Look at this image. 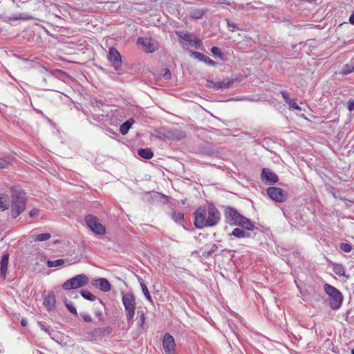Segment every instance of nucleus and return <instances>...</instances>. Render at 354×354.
Instances as JSON below:
<instances>
[{
  "instance_id": "1",
  "label": "nucleus",
  "mask_w": 354,
  "mask_h": 354,
  "mask_svg": "<svg viewBox=\"0 0 354 354\" xmlns=\"http://www.w3.org/2000/svg\"><path fill=\"white\" fill-rule=\"evenodd\" d=\"M194 225L198 229L216 226L221 221V213L214 205L198 207L194 213Z\"/></svg>"
},
{
  "instance_id": "2",
  "label": "nucleus",
  "mask_w": 354,
  "mask_h": 354,
  "mask_svg": "<svg viewBox=\"0 0 354 354\" xmlns=\"http://www.w3.org/2000/svg\"><path fill=\"white\" fill-rule=\"evenodd\" d=\"M223 214L225 223L230 225L239 226L247 230L258 229L249 218L242 215L233 207H224Z\"/></svg>"
},
{
  "instance_id": "3",
  "label": "nucleus",
  "mask_w": 354,
  "mask_h": 354,
  "mask_svg": "<svg viewBox=\"0 0 354 354\" xmlns=\"http://www.w3.org/2000/svg\"><path fill=\"white\" fill-rule=\"evenodd\" d=\"M11 193V211L12 218L18 217L26 209L27 197L26 192L17 187L10 188Z\"/></svg>"
},
{
  "instance_id": "4",
  "label": "nucleus",
  "mask_w": 354,
  "mask_h": 354,
  "mask_svg": "<svg viewBox=\"0 0 354 354\" xmlns=\"http://www.w3.org/2000/svg\"><path fill=\"white\" fill-rule=\"evenodd\" d=\"M122 301L124 305L127 321L129 325L133 322L136 310V297L132 292H122Z\"/></svg>"
},
{
  "instance_id": "5",
  "label": "nucleus",
  "mask_w": 354,
  "mask_h": 354,
  "mask_svg": "<svg viewBox=\"0 0 354 354\" xmlns=\"http://www.w3.org/2000/svg\"><path fill=\"white\" fill-rule=\"evenodd\" d=\"M324 290L326 294L330 297V307L333 310H338L341 307L344 299L342 292L328 283L324 285Z\"/></svg>"
},
{
  "instance_id": "6",
  "label": "nucleus",
  "mask_w": 354,
  "mask_h": 354,
  "mask_svg": "<svg viewBox=\"0 0 354 354\" xmlns=\"http://www.w3.org/2000/svg\"><path fill=\"white\" fill-rule=\"evenodd\" d=\"M88 283V278L84 274H80L68 279L62 284V288L68 290L84 287Z\"/></svg>"
},
{
  "instance_id": "7",
  "label": "nucleus",
  "mask_w": 354,
  "mask_h": 354,
  "mask_svg": "<svg viewBox=\"0 0 354 354\" xmlns=\"http://www.w3.org/2000/svg\"><path fill=\"white\" fill-rule=\"evenodd\" d=\"M84 220L88 227L95 234L104 235L106 233L104 225L99 222L95 216L88 214L85 216Z\"/></svg>"
},
{
  "instance_id": "8",
  "label": "nucleus",
  "mask_w": 354,
  "mask_h": 354,
  "mask_svg": "<svg viewBox=\"0 0 354 354\" xmlns=\"http://www.w3.org/2000/svg\"><path fill=\"white\" fill-rule=\"evenodd\" d=\"M267 194L269 197L277 203H283L286 201L288 194L281 188L270 187L267 189Z\"/></svg>"
},
{
  "instance_id": "9",
  "label": "nucleus",
  "mask_w": 354,
  "mask_h": 354,
  "mask_svg": "<svg viewBox=\"0 0 354 354\" xmlns=\"http://www.w3.org/2000/svg\"><path fill=\"white\" fill-rule=\"evenodd\" d=\"M107 58L115 71L120 68L122 66V56L115 48L111 47L109 48Z\"/></svg>"
},
{
  "instance_id": "10",
  "label": "nucleus",
  "mask_w": 354,
  "mask_h": 354,
  "mask_svg": "<svg viewBox=\"0 0 354 354\" xmlns=\"http://www.w3.org/2000/svg\"><path fill=\"white\" fill-rule=\"evenodd\" d=\"M162 347L166 354L176 353V345L174 338L168 333L162 337Z\"/></svg>"
},
{
  "instance_id": "11",
  "label": "nucleus",
  "mask_w": 354,
  "mask_h": 354,
  "mask_svg": "<svg viewBox=\"0 0 354 354\" xmlns=\"http://www.w3.org/2000/svg\"><path fill=\"white\" fill-rule=\"evenodd\" d=\"M261 181L266 185H274L278 180L277 175L268 168H263L261 174Z\"/></svg>"
},
{
  "instance_id": "12",
  "label": "nucleus",
  "mask_w": 354,
  "mask_h": 354,
  "mask_svg": "<svg viewBox=\"0 0 354 354\" xmlns=\"http://www.w3.org/2000/svg\"><path fill=\"white\" fill-rule=\"evenodd\" d=\"M110 328H96L88 334L90 340H97L98 338L106 336L111 333Z\"/></svg>"
},
{
  "instance_id": "13",
  "label": "nucleus",
  "mask_w": 354,
  "mask_h": 354,
  "mask_svg": "<svg viewBox=\"0 0 354 354\" xmlns=\"http://www.w3.org/2000/svg\"><path fill=\"white\" fill-rule=\"evenodd\" d=\"M138 44L141 45L147 53H153L157 50V47L153 44L151 39L146 37H139Z\"/></svg>"
},
{
  "instance_id": "14",
  "label": "nucleus",
  "mask_w": 354,
  "mask_h": 354,
  "mask_svg": "<svg viewBox=\"0 0 354 354\" xmlns=\"http://www.w3.org/2000/svg\"><path fill=\"white\" fill-rule=\"evenodd\" d=\"M93 285L103 292H109L111 288L110 282L105 278L95 279Z\"/></svg>"
},
{
  "instance_id": "15",
  "label": "nucleus",
  "mask_w": 354,
  "mask_h": 354,
  "mask_svg": "<svg viewBox=\"0 0 354 354\" xmlns=\"http://www.w3.org/2000/svg\"><path fill=\"white\" fill-rule=\"evenodd\" d=\"M0 19H1L3 21H4L6 22H10L12 20H19V19L29 20V19H32V17L28 13H19L17 15H15L12 17L6 16L4 14H2V15H0Z\"/></svg>"
},
{
  "instance_id": "16",
  "label": "nucleus",
  "mask_w": 354,
  "mask_h": 354,
  "mask_svg": "<svg viewBox=\"0 0 354 354\" xmlns=\"http://www.w3.org/2000/svg\"><path fill=\"white\" fill-rule=\"evenodd\" d=\"M105 310V304L104 302L99 299L98 304H95L94 314L95 316L98 319L100 322L103 323L104 322V310Z\"/></svg>"
},
{
  "instance_id": "17",
  "label": "nucleus",
  "mask_w": 354,
  "mask_h": 354,
  "mask_svg": "<svg viewBox=\"0 0 354 354\" xmlns=\"http://www.w3.org/2000/svg\"><path fill=\"white\" fill-rule=\"evenodd\" d=\"M9 257V253L5 252L0 261V275L3 279H6L7 275Z\"/></svg>"
},
{
  "instance_id": "18",
  "label": "nucleus",
  "mask_w": 354,
  "mask_h": 354,
  "mask_svg": "<svg viewBox=\"0 0 354 354\" xmlns=\"http://www.w3.org/2000/svg\"><path fill=\"white\" fill-rule=\"evenodd\" d=\"M191 55L198 61L205 62L209 66H215L216 65V63L214 60L200 52L193 51Z\"/></svg>"
},
{
  "instance_id": "19",
  "label": "nucleus",
  "mask_w": 354,
  "mask_h": 354,
  "mask_svg": "<svg viewBox=\"0 0 354 354\" xmlns=\"http://www.w3.org/2000/svg\"><path fill=\"white\" fill-rule=\"evenodd\" d=\"M249 231L250 230H247L243 227H236L232 230L231 233L229 234V236H233L239 239L249 238L251 236V234L249 232Z\"/></svg>"
},
{
  "instance_id": "20",
  "label": "nucleus",
  "mask_w": 354,
  "mask_h": 354,
  "mask_svg": "<svg viewBox=\"0 0 354 354\" xmlns=\"http://www.w3.org/2000/svg\"><path fill=\"white\" fill-rule=\"evenodd\" d=\"M43 304L48 311L53 310L55 306V296L54 293L50 292L45 297Z\"/></svg>"
},
{
  "instance_id": "21",
  "label": "nucleus",
  "mask_w": 354,
  "mask_h": 354,
  "mask_svg": "<svg viewBox=\"0 0 354 354\" xmlns=\"http://www.w3.org/2000/svg\"><path fill=\"white\" fill-rule=\"evenodd\" d=\"M138 154L145 159H151L153 156V152L150 148L139 149Z\"/></svg>"
},
{
  "instance_id": "22",
  "label": "nucleus",
  "mask_w": 354,
  "mask_h": 354,
  "mask_svg": "<svg viewBox=\"0 0 354 354\" xmlns=\"http://www.w3.org/2000/svg\"><path fill=\"white\" fill-rule=\"evenodd\" d=\"M354 72V60H351L348 64L343 66L340 74L346 75Z\"/></svg>"
},
{
  "instance_id": "23",
  "label": "nucleus",
  "mask_w": 354,
  "mask_h": 354,
  "mask_svg": "<svg viewBox=\"0 0 354 354\" xmlns=\"http://www.w3.org/2000/svg\"><path fill=\"white\" fill-rule=\"evenodd\" d=\"M133 122L134 121L133 119H130L125 121L123 124H122L120 127V133L122 135H126L128 133L129 129L131 127Z\"/></svg>"
},
{
  "instance_id": "24",
  "label": "nucleus",
  "mask_w": 354,
  "mask_h": 354,
  "mask_svg": "<svg viewBox=\"0 0 354 354\" xmlns=\"http://www.w3.org/2000/svg\"><path fill=\"white\" fill-rule=\"evenodd\" d=\"M176 34L180 39L187 41L189 45H192V41L195 37L194 35L184 32H176Z\"/></svg>"
},
{
  "instance_id": "25",
  "label": "nucleus",
  "mask_w": 354,
  "mask_h": 354,
  "mask_svg": "<svg viewBox=\"0 0 354 354\" xmlns=\"http://www.w3.org/2000/svg\"><path fill=\"white\" fill-rule=\"evenodd\" d=\"M205 11L203 9H194L189 13V17L194 19H201L205 14Z\"/></svg>"
},
{
  "instance_id": "26",
  "label": "nucleus",
  "mask_w": 354,
  "mask_h": 354,
  "mask_svg": "<svg viewBox=\"0 0 354 354\" xmlns=\"http://www.w3.org/2000/svg\"><path fill=\"white\" fill-rule=\"evenodd\" d=\"M233 82H234L233 80H229L227 82H224V81L216 82L215 88L216 90L227 88L230 87V86L232 85Z\"/></svg>"
},
{
  "instance_id": "27",
  "label": "nucleus",
  "mask_w": 354,
  "mask_h": 354,
  "mask_svg": "<svg viewBox=\"0 0 354 354\" xmlns=\"http://www.w3.org/2000/svg\"><path fill=\"white\" fill-rule=\"evenodd\" d=\"M333 272L338 276H344L345 268L342 264L335 263L333 266Z\"/></svg>"
},
{
  "instance_id": "28",
  "label": "nucleus",
  "mask_w": 354,
  "mask_h": 354,
  "mask_svg": "<svg viewBox=\"0 0 354 354\" xmlns=\"http://www.w3.org/2000/svg\"><path fill=\"white\" fill-rule=\"evenodd\" d=\"M212 53L215 56L218 57L221 59V60H225V54L221 51V49L216 46H213L211 48Z\"/></svg>"
},
{
  "instance_id": "29",
  "label": "nucleus",
  "mask_w": 354,
  "mask_h": 354,
  "mask_svg": "<svg viewBox=\"0 0 354 354\" xmlns=\"http://www.w3.org/2000/svg\"><path fill=\"white\" fill-rule=\"evenodd\" d=\"M80 294L85 299L88 301H93L97 299L93 294L87 290H82Z\"/></svg>"
},
{
  "instance_id": "30",
  "label": "nucleus",
  "mask_w": 354,
  "mask_h": 354,
  "mask_svg": "<svg viewBox=\"0 0 354 354\" xmlns=\"http://www.w3.org/2000/svg\"><path fill=\"white\" fill-rule=\"evenodd\" d=\"M8 209V203L7 201V196L5 194H0V209L5 211Z\"/></svg>"
},
{
  "instance_id": "31",
  "label": "nucleus",
  "mask_w": 354,
  "mask_h": 354,
  "mask_svg": "<svg viewBox=\"0 0 354 354\" xmlns=\"http://www.w3.org/2000/svg\"><path fill=\"white\" fill-rule=\"evenodd\" d=\"M64 262H65L64 260L62 259H59L54 260V261L48 260L47 266L49 268L58 267V266H62L64 263Z\"/></svg>"
},
{
  "instance_id": "32",
  "label": "nucleus",
  "mask_w": 354,
  "mask_h": 354,
  "mask_svg": "<svg viewBox=\"0 0 354 354\" xmlns=\"http://www.w3.org/2000/svg\"><path fill=\"white\" fill-rule=\"evenodd\" d=\"M171 218L176 223H181L184 220V214L180 212H174Z\"/></svg>"
},
{
  "instance_id": "33",
  "label": "nucleus",
  "mask_w": 354,
  "mask_h": 354,
  "mask_svg": "<svg viewBox=\"0 0 354 354\" xmlns=\"http://www.w3.org/2000/svg\"><path fill=\"white\" fill-rule=\"evenodd\" d=\"M51 237V235L50 233H43L39 234L37 235L35 237H34L33 240L35 241H44L46 240H48Z\"/></svg>"
},
{
  "instance_id": "34",
  "label": "nucleus",
  "mask_w": 354,
  "mask_h": 354,
  "mask_svg": "<svg viewBox=\"0 0 354 354\" xmlns=\"http://www.w3.org/2000/svg\"><path fill=\"white\" fill-rule=\"evenodd\" d=\"M140 286H141V288H142V292L144 294V295L145 296L146 299L151 303L153 302V299L150 295V293H149V291L147 287V286L143 283H140Z\"/></svg>"
},
{
  "instance_id": "35",
  "label": "nucleus",
  "mask_w": 354,
  "mask_h": 354,
  "mask_svg": "<svg viewBox=\"0 0 354 354\" xmlns=\"http://www.w3.org/2000/svg\"><path fill=\"white\" fill-rule=\"evenodd\" d=\"M64 304L67 309L73 315H77V312L73 304L68 301L66 299H64Z\"/></svg>"
},
{
  "instance_id": "36",
  "label": "nucleus",
  "mask_w": 354,
  "mask_h": 354,
  "mask_svg": "<svg viewBox=\"0 0 354 354\" xmlns=\"http://www.w3.org/2000/svg\"><path fill=\"white\" fill-rule=\"evenodd\" d=\"M137 315L139 317V321L138 322L140 327L142 328L145 322V315L143 310H138Z\"/></svg>"
},
{
  "instance_id": "37",
  "label": "nucleus",
  "mask_w": 354,
  "mask_h": 354,
  "mask_svg": "<svg viewBox=\"0 0 354 354\" xmlns=\"http://www.w3.org/2000/svg\"><path fill=\"white\" fill-rule=\"evenodd\" d=\"M38 325L39 326L40 328L47 333L50 336L52 335V333H54V330L51 329V328L48 326H46L43 322H39Z\"/></svg>"
},
{
  "instance_id": "38",
  "label": "nucleus",
  "mask_w": 354,
  "mask_h": 354,
  "mask_svg": "<svg viewBox=\"0 0 354 354\" xmlns=\"http://www.w3.org/2000/svg\"><path fill=\"white\" fill-rule=\"evenodd\" d=\"M339 248L344 252H350L352 250V245L348 243H341L339 244Z\"/></svg>"
},
{
  "instance_id": "39",
  "label": "nucleus",
  "mask_w": 354,
  "mask_h": 354,
  "mask_svg": "<svg viewBox=\"0 0 354 354\" xmlns=\"http://www.w3.org/2000/svg\"><path fill=\"white\" fill-rule=\"evenodd\" d=\"M288 104L289 105V106L290 108H292V109H297L299 111L302 110L301 108L297 104L296 100L295 99H291V100H290L288 102Z\"/></svg>"
},
{
  "instance_id": "40",
  "label": "nucleus",
  "mask_w": 354,
  "mask_h": 354,
  "mask_svg": "<svg viewBox=\"0 0 354 354\" xmlns=\"http://www.w3.org/2000/svg\"><path fill=\"white\" fill-rule=\"evenodd\" d=\"M10 162L6 158H0V169L8 168Z\"/></svg>"
},
{
  "instance_id": "41",
  "label": "nucleus",
  "mask_w": 354,
  "mask_h": 354,
  "mask_svg": "<svg viewBox=\"0 0 354 354\" xmlns=\"http://www.w3.org/2000/svg\"><path fill=\"white\" fill-rule=\"evenodd\" d=\"M192 46H194V48H196V49H199L201 47V46H202L201 41L198 37H196L195 36L194 37L193 41H192Z\"/></svg>"
},
{
  "instance_id": "42",
  "label": "nucleus",
  "mask_w": 354,
  "mask_h": 354,
  "mask_svg": "<svg viewBox=\"0 0 354 354\" xmlns=\"http://www.w3.org/2000/svg\"><path fill=\"white\" fill-rule=\"evenodd\" d=\"M164 73L162 74V77L165 80H169L171 77V74L169 68H165Z\"/></svg>"
},
{
  "instance_id": "43",
  "label": "nucleus",
  "mask_w": 354,
  "mask_h": 354,
  "mask_svg": "<svg viewBox=\"0 0 354 354\" xmlns=\"http://www.w3.org/2000/svg\"><path fill=\"white\" fill-rule=\"evenodd\" d=\"M281 94L283 97V99L284 100L285 102L288 104V102L291 100V98H290L289 95L287 91H281Z\"/></svg>"
},
{
  "instance_id": "44",
  "label": "nucleus",
  "mask_w": 354,
  "mask_h": 354,
  "mask_svg": "<svg viewBox=\"0 0 354 354\" xmlns=\"http://www.w3.org/2000/svg\"><path fill=\"white\" fill-rule=\"evenodd\" d=\"M80 315L84 322H86L87 323L92 322V317H91L90 315H88L87 313H81Z\"/></svg>"
},
{
  "instance_id": "45",
  "label": "nucleus",
  "mask_w": 354,
  "mask_h": 354,
  "mask_svg": "<svg viewBox=\"0 0 354 354\" xmlns=\"http://www.w3.org/2000/svg\"><path fill=\"white\" fill-rule=\"evenodd\" d=\"M227 26L229 28V30L232 32H234L235 30V28H236V25L235 23L227 20Z\"/></svg>"
},
{
  "instance_id": "46",
  "label": "nucleus",
  "mask_w": 354,
  "mask_h": 354,
  "mask_svg": "<svg viewBox=\"0 0 354 354\" xmlns=\"http://www.w3.org/2000/svg\"><path fill=\"white\" fill-rule=\"evenodd\" d=\"M39 215V210L37 209H33L29 212V216L31 218L37 217Z\"/></svg>"
},
{
  "instance_id": "47",
  "label": "nucleus",
  "mask_w": 354,
  "mask_h": 354,
  "mask_svg": "<svg viewBox=\"0 0 354 354\" xmlns=\"http://www.w3.org/2000/svg\"><path fill=\"white\" fill-rule=\"evenodd\" d=\"M347 108L350 111H352L354 110V100H349L348 101V106H347Z\"/></svg>"
},
{
  "instance_id": "48",
  "label": "nucleus",
  "mask_w": 354,
  "mask_h": 354,
  "mask_svg": "<svg viewBox=\"0 0 354 354\" xmlns=\"http://www.w3.org/2000/svg\"><path fill=\"white\" fill-rule=\"evenodd\" d=\"M216 82L213 80H207V86L208 88H215Z\"/></svg>"
},
{
  "instance_id": "49",
  "label": "nucleus",
  "mask_w": 354,
  "mask_h": 354,
  "mask_svg": "<svg viewBox=\"0 0 354 354\" xmlns=\"http://www.w3.org/2000/svg\"><path fill=\"white\" fill-rule=\"evenodd\" d=\"M218 249V246L216 244H213L210 248V252L214 253Z\"/></svg>"
},
{
  "instance_id": "50",
  "label": "nucleus",
  "mask_w": 354,
  "mask_h": 354,
  "mask_svg": "<svg viewBox=\"0 0 354 354\" xmlns=\"http://www.w3.org/2000/svg\"><path fill=\"white\" fill-rule=\"evenodd\" d=\"M349 22L354 25V12L349 17Z\"/></svg>"
},
{
  "instance_id": "51",
  "label": "nucleus",
  "mask_w": 354,
  "mask_h": 354,
  "mask_svg": "<svg viewBox=\"0 0 354 354\" xmlns=\"http://www.w3.org/2000/svg\"><path fill=\"white\" fill-rule=\"evenodd\" d=\"M212 254V252H210V250H209L208 251H205L203 253V256L205 257H207L210 256Z\"/></svg>"
},
{
  "instance_id": "52",
  "label": "nucleus",
  "mask_w": 354,
  "mask_h": 354,
  "mask_svg": "<svg viewBox=\"0 0 354 354\" xmlns=\"http://www.w3.org/2000/svg\"><path fill=\"white\" fill-rule=\"evenodd\" d=\"M21 326L25 327L28 325V321L26 319H22L21 320Z\"/></svg>"
},
{
  "instance_id": "53",
  "label": "nucleus",
  "mask_w": 354,
  "mask_h": 354,
  "mask_svg": "<svg viewBox=\"0 0 354 354\" xmlns=\"http://www.w3.org/2000/svg\"><path fill=\"white\" fill-rule=\"evenodd\" d=\"M351 353L354 354V348L352 350Z\"/></svg>"
},
{
  "instance_id": "54",
  "label": "nucleus",
  "mask_w": 354,
  "mask_h": 354,
  "mask_svg": "<svg viewBox=\"0 0 354 354\" xmlns=\"http://www.w3.org/2000/svg\"><path fill=\"white\" fill-rule=\"evenodd\" d=\"M353 295H354V290H353Z\"/></svg>"
}]
</instances>
